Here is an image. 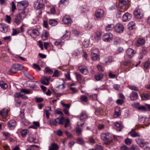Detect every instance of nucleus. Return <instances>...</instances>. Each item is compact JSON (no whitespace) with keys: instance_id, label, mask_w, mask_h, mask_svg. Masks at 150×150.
Returning <instances> with one entry per match:
<instances>
[{"instance_id":"obj_31","label":"nucleus","mask_w":150,"mask_h":150,"mask_svg":"<svg viewBox=\"0 0 150 150\" xmlns=\"http://www.w3.org/2000/svg\"><path fill=\"white\" fill-rule=\"evenodd\" d=\"M22 20L20 18L19 16L18 15L16 16L14 18L13 21L17 24H19L21 22Z\"/></svg>"},{"instance_id":"obj_64","label":"nucleus","mask_w":150,"mask_h":150,"mask_svg":"<svg viewBox=\"0 0 150 150\" xmlns=\"http://www.w3.org/2000/svg\"><path fill=\"white\" fill-rule=\"evenodd\" d=\"M50 13L51 14H54L56 13L55 8L54 7H51L50 9Z\"/></svg>"},{"instance_id":"obj_5","label":"nucleus","mask_w":150,"mask_h":150,"mask_svg":"<svg viewBox=\"0 0 150 150\" xmlns=\"http://www.w3.org/2000/svg\"><path fill=\"white\" fill-rule=\"evenodd\" d=\"M99 51L98 49L93 50L91 53V57L93 60H98L100 59L99 54Z\"/></svg>"},{"instance_id":"obj_11","label":"nucleus","mask_w":150,"mask_h":150,"mask_svg":"<svg viewBox=\"0 0 150 150\" xmlns=\"http://www.w3.org/2000/svg\"><path fill=\"white\" fill-rule=\"evenodd\" d=\"M134 13L135 18L138 19H141L142 16V11L139 9H136L134 11Z\"/></svg>"},{"instance_id":"obj_29","label":"nucleus","mask_w":150,"mask_h":150,"mask_svg":"<svg viewBox=\"0 0 150 150\" xmlns=\"http://www.w3.org/2000/svg\"><path fill=\"white\" fill-rule=\"evenodd\" d=\"M76 76L78 81L79 83H81L82 81V76L77 72L75 73Z\"/></svg>"},{"instance_id":"obj_38","label":"nucleus","mask_w":150,"mask_h":150,"mask_svg":"<svg viewBox=\"0 0 150 150\" xmlns=\"http://www.w3.org/2000/svg\"><path fill=\"white\" fill-rule=\"evenodd\" d=\"M33 82H34V81H28L26 82L27 84L28 85V86L32 89L34 88H35L36 87V85L35 84H33L31 85H30V84H31V83Z\"/></svg>"},{"instance_id":"obj_23","label":"nucleus","mask_w":150,"mask_h":150,"mask_svg":"<svg viewBox=\"0 0 150 150\" xmlns=\"http://www.w3.org/2000/svg\"><path fill=\"white\" fill-rule=\"evenodd\" d=\"M48 33L46 30H44L41 36L42 38L44 40H46L48 39Z\"/></svg>"},{"instance_id":"obj_33","label":"nucleus","mask_w":150,"mask_h":150,"mask_svg":"<svg viewBox=\"0 0 150 150\" xmlns=\"http://www.w3.org/2000/svg\"><path fill=\"white\" fill-rule=\"evenodd\" d=\"M141 97L143 100H147L148 99L149 95L148 93H143L141 95Z\"/></svg>"},{"instance_id":"obj_45","label":"nucleus","mask_w":150,"mask_h":150,"mask_svg":"<svg viewBox=\"0 0 150 150\" xmlns=\"http://www.w3.org/2000/svg\"><path fill=\"white\" fill-rule=\"evenodd\" d=\"M131 63V61L129 60L125 61L122 62L121 64L125 66H129Z\"/></svg>"},{"instance_id":"obj_55","label":"nucleus","mask_w":150,"mask_h":150,"mask_svg":"<svg viewBox=\"0 0 150 150\" xmlns=\"http://www.w3.org/2000/svg\"><path fill=\"white\" fill-rule=\"evenodd\" d=\"M81 99V100L86 102L87 101L88 98L85 95H82L80 97Z\"/></svg>"},{"instance_id":"obj_34","label":"nucleus","mask_w":150,"mask_h":150,"mask_svg":"<svg viewBox=\"0 0 150 150\" xmlns=\"http://www.w3.org/2000/svg\"><path fill=\"white\" fill-rule=\"evenodd\" d=\"M64 83L63 82L62 84L59 85L56 87V90L58 91H60L64 89Z\"/></svg>"},{"instance_id":"obj_60","label":"nucleus","mask_w":150,"mask_h":150,"mask_svg":"<svg viewBox=\"0 0 150 150\" xmlns=\"http://www.w3.org/2000/svg\"><path fill=\"white\" fill-rule=\"evenodd\" d=\"M66 33L64 34L62 37L63 39H64L68 37L70 35V33L69 31L66 30Z\"/></svg>"},{"instance_id":"obj_51","label":"nucleus","mask_w":150,"mask_h":150,"mask_svg":"<svg viewBox=\"0 0 150 150\" xmlns=\"http://www.w3.org/2000/svg\"><path fill=\"white\" fill-rule=\"evenodd\" d=\"M50 123L51 125H52L56 126L57 125L55 119H51L50 121Z\"/></svg>"},{"instance_id":"obj_2","label":"nucleus","mask_w":150,"mask_h":150,"mask_svg":"<svg viewBox=\"0 0 150 150\" xmlns=\"http://www.w3.org/2000/svg\"><path fill=\"white\" fill-rule=\"evenodd\" d=\"M101 139L104 141H106L104 144L106 145H108L112 142L111 139V135L109 133H102L101 135Z\"/></svg>"},{"instance_id":"obj_52","label":"nucleus","mask_w":150,"mask_h":150,"mask_svg":"<svg viewBox=\"0 0 150 150\" xmlns=\"http://www.w3.org/2000/svg\"><path fill=\"white\" fill-rule=\"evenodd\" d=\"M128 87L129 88L132 90H134L136 91H137L139 90L138 88L136 86L134 85H129L128 86Z\"/></svg>"},{"instance_id":"obj_46","label":"nucleus","mask_w":150,"mask_h":150,"mask_svg":"<svg viewBox=\"0 0 150 150\" xmlns=\"http://www.w3.org/2000/svg\"><path fill=\"white\" fill-rule=\"evenodd\" d=\"M60 75V72L57 70H56L54 71L53 77H59Z\"/></svg>"},{"instance_id":"obj_40","label":"nucleus","mask_w":150,"mask_h":150,"mask_svg":"<svg viewBox=\"0 0 150 150\" xmlns=\"http://www.w3.org/2000/svg\"><path fill=\"white\" fill-rule=\"evenodd\" d=\"M103 75L102 74H98L95 76V78L96 81H100L102 78Z\"/></svg>"},{"instance_id":"obj_54","label":"nucleus","mask_w":150,"mask_h":150,"mask_svg":"<svg viewBox=\"0 0 150 150\" xmlns=\"http://www.w3.org/2000/svg\"><path fill=\"white\" fill-rule=\"evenodd\" d=\"M146 118V117L142 116H140L139 118V121L142 123H144L145 121Z\"/></svg>"},{"instance_id":"obj_50","label":"nucleus","mask_w":150,"mask_h":150,"mask_svg":"<svg viewBox=\"0 0 150 150\" xmlns=\"http://www.w3.org/2000/svg\"><path fill=\"white\" fill-rule=\"evenodd\" d=\"M129 134L132 137H135L137 136H139V135L136 132L134 131H131Z\"/></svg>"},{"instance_id":"obj_62","label":"nucleus","mask_w":150,"mask_h":150,"mask_svg":"<svg viewBox=\"0 0 150 150\" xmlns=\"http://www.w3.org/2000/svg\"><path fill=\"white\" fill-rule=\"evenodd\" d=\"M30 91L26 89H23L21 90V92L25 94H28L30 93Z\"/></svg>"},{"instance_id":"obj_37","label":"nucleus","mask_w":150,"mask_h":150,"mask_svg":"<svg viewBox=\"0 0 150 150\" xmlns=\"http://www.w3.org/2000/svg\"><path fill=\"white\" fill-rule=\"evenodd\" d=\"M135 25V23L133 21L131 22L128 24V28L130 30H132Z\"/></svg>"},{"instance_id":"obj_14","label":"nucleus","mask_w":150,"mask_h":150,"mask_svg":"<svg viewBox=\"0 0 150 150\" xmlns=\"http://www.w3.org/2000/svg\"><path fill=\"white\" fill-rule=\"evenodd\" d=\"M136 53V51L131 48H129L126 52L127 55L129 58H132L134 56Z\"/></svg>"},{"instance_id":"obj_10","label":"nucleus","mask_w":150,"mask_h":150,"mask_svg":"<svg viewBox=\"0 0 150 150\" xmlns=\"http://www.w3.org/2000/svg\"><path fill=\"white\" fill-rule=\"evenodd\" d=\"M62 21L65 24L68 25H70L72 22L71 17L67 15H66L63 17Z\"/></svg>"},{"instance_id":"obj_18","label":"nucleus","mask_w":150,"mask_h":150,"mask_svg":"<svg viewBox=\"0 0 150 150\" xmlns=\"http://www.w3.org/2000/svg\"><path fill=\"white\" fill-rule=\"evenodd\" d=\"M50 79V77H43L41 80V83L45 85H48L49 84V81Z\"/></svg>"},{"instance_id":"obj_56","label":"nucleus","mask_w":150,"mask_h":150,"mask_svg":"<svg viewBox=\"0 0 150 150\" xmlns=\"http://www.w3.org/2000/svg\"><path fill=\"white\" fill-rule=\"evenodd\" d=\"M124 51L123 48L121 47H118L116 53L118 54Z\"/></svg>"},{"instance_id":"obj_39","label":"nucleus","mask_w":150,"mask_h":150,"mask_svg":"<svg viewBox=\"0 0 150 150\" xmlns=\"http://www.w3.org/2000/svg\"><path fill=\"white\" fill-rule=\"evenodd\" d=\"M0 86L2 88L4 89H6L8 87L7 85L3 81L0 82Z\"/></svg>"},{"instance_id":"obj_20","label":"nucleus","mask_w":150,"mask_h":150,"mask_svg":"<svg viewBox=\"0 0 150 150\" xmlns=\"http://www.w3.org/2000/svg\"><path fill=\"white\" fill-rule=\"evenodd\" d=\"M145 43L144 39L143 38H139L136 42L135 44L137 46L139 47L144 45Z\"/></svg>"},{"instance_id":"obj_12","label":"nucleus","mask_w":150,"mask_h":150,"mask_svg":"<svg viewBox=\"0 0 150 150\" xmlns=\"http://www.w3.org/2000/svg\"><path fill=\"white\" fill-rule=\"evenodd\" d=\"M124 28L123 25L120 24H117L115 26V30L118 33H121L124 30Z\"/></svg>"},{"instance_id":"obj_41","label":"nucleus","mask_w":150,"mask_h":150,"mask_svg":"<svg viewBox=\"0 0 150 150\" xmlns=\"http://www.w3.org/2000/svg\"><path fill=\"white\" fill-rule=\"evenodd\" d=\"M76 134L78 136L81 135L82 132V129L81 128L77 127L76 128Z\"/></svg>"},{"instance_id":"obj_9","label":"nucleus","mask_w":150,"mask_h":150,"mask_svg":"<svg viewBox=\"0 0 150 150\" xmlns=\"http://www.w3.org/2000/svg\"><path fill=\"white\" fill-rule=\"evenodd\" d=\"M104 15V11L102 9L97 10L95 12V15L97 18H100L103 17Z\"/></svg>"},{"instance_id":"obj_13","label":"nucleus","mask_w":150,"mask_h":150,"mask_svg":"<svg viewBox=\"0 0 150 150\" xmlns=\"http://www.w3.org/2000/svg\"><path fill=\"white\" fill-rule=\"evenodd\" d=\"M30 35L33 38H35L39 35V33L38 30L34 29L28 31Z\"/></svg>"},{"instance_id":"obj_1","label":"nucleus","mask_w":150,"mask_h":150,"mask_svg":"<svg viewBox=\"0 0 150 150\" xmlns=\"http://www.w3.org/2000/svg\"><path fill=\"white\" fill-rule=\"evenodd\" d=\"M23 68L22 65L18 64H15L12 66L7 73L8 74L11 75L17 73L18 71L22 70Z\"/></svg>"},{"instance_id":"obj_43","label":"nucleus","mask_w":150,"mask_h":150,"mask_svg":"<svg viewBox=\"0 0 150 150\" xmlns=\"http://www.w3.org/2000/svg\"><path fill=\"white\" fill-rule=\"evenodd\" d=\"M95 39L96 40L100 39L101 38V33L100 32H98L96 33L94 36Z\"/></svg>"},{"instance_id":"obj_6","label":"nucleus","mask_w":150,"mask_h":150,"mask_svg":"<svg viewBox=\"0 0 150 150\" xmlns=\"http://www.w3.org/2000/svg\"><path fill=\"white\" fill-rule=\"evenodd\" d=\"M28 5V4L27 1H22L18 2L17 7L19 10H23Z\"/></svg>"},{"instance_id":"obj_22","label":"nucleus","mask_w":150,"mask_h":150,"mask_svg":"<svg viewBox=\"0 0 150 150\" xmlns=\"http://www.w3.org/2000/svg\"><path fill=\"white\" fill-rule=\"evenodd\" d=\"M8 114V110L6 109H4L0 111V114L4 118H6Z\"/></svg>"},{"instance_id":"obj_48","label":"nucleus","mask_w":150,"mask_h":150,"mask_svg":"<svg viewBox=\"0 0 150 150\" xmlns=\"http://www.w3.org/2000/svg\"><path fill=\"white\" fill-rule=\"evenodd\" d=\"M25 75L27 78L29 79L33 80L34 79V78L33 76L29 74L28 73H25Z\"/></svg>"},{"instance_id":"obj_35","label":"nucleus","mask_w":150,"mask_h":150,"mask_svg":"<svg viewBox=\"0 0 150 150\" xmlns=\"http://www.w3.org/2000/svg\"><path fill=\"white\" fill-rule=\"evenodd\" d=\"M114 28H115V26L113 24H112L108 25L105 28L106 30L107 31L112 30Z\"/></svg>"},{"instance_id":"obj_57","label":"nucleus","mask_w":150,"mask_h":150,"mask_svg":"<svg viewBox=\"0 0 150 150\" xmlns=\"http://www.w3.org/2000/svg\"><path fill=\"white\" fill-rule=\"evenodd\" d=\"M105 62L106 63H110L112 62V58L111 57H108L105 58Z\"/></svg>"},{"instance_id":"obj_47","label":"nucleus","mask_w":150,"mask_h":150,"mask_svg":"<svg viewBox=\"0 0 150 150\" xmlns=\"http://www.w3.org/2000/svg\"><path fill=\"white\" fill-rule=\"evenodd\" d=\"M125 143L127 145H130L132 143V140L131 139L127 138L125 141Z\"/></svg>"},{"instance_id":"obj_44","label":"nucleus","mask_w":150,"mask_h":150,"mask_svg":"<svg viewBox=\"0 0 150 150\" xmlns=\"http://www.w3.org/2000/svg\"><path fill=\"white\" fill-rule=\"evenodd\" d=\"M44 71L46 73H47L49 74H52L53 72V71L52 69L47 67L45 68L44 70Z\"/></svg>"},{"instance_id":"obj_4","label":"nucleus","mask_w":150,"mask_h":150,"mask_svg":"<svg viewBox=\"0 0 150 150\" xmlns=\"http://www.w3.org/2000/svg\"><path fill=\"white\" fill-rule=\"evenodd\" d=\"M128 0H120L119 6L122 9L126 10L128 9Z\"/></svg>"},{"instance_id":"obj_24","label":"nucleus","mask_w":150,"mask_h":150,"mask_svg":"<svg viewBox=\"0 0 150 150\" xmlns=\"http://www.w3.org/2000/svg\"><path fill=\"white\" fill-rule=\"evenodd\" d=\"M136 141L137 144L140 145L141 147H144L145 143L143 139L138 138L136 139Z\"/></svg>"},{"instance_id":"obj_21","label":"nucleus","mask_w":150,"mask_h":150,"mask_svg":"<svg viewBox=\"0 0 150 150\" xmlns=\"http://www.w3.org/2000/svg\"><path fill=\"white\" fill-rule=\"evenodd\" d=\"M27 140L30 143H37L38 142V140L32 135H30Z\"/></svg>"},{"instance_id":"obj_59","label":"nucleus","mask_w":150,"mask_h":150,"mask_svg":"<svg viewBox=\"0 0 150 150\" xmlns=\"http://www.w3.org/2000/svg\"><path fill=\"white\" fill-rule=\"evenodd\" d=\"M130 150H139V149L137 146L133 145L131 146Z\"/></svg>"},{"instance_id":"obj_63","label":"nucleus","mask_w":150,"mask_h":150,"mask_svg":"<svg viewBox=\"0 0 150 150\" xmlns=\"http://www.w3.org/2000/svg\"><path fill=\"white\" fill-rule=\"evenodd\" d=\"M138 110H142L144 111H146V108L144 106H139L138 108Z\"/></svg>"},{"instance_id":"obj_42","label":"nucleus","mask_w":150,"mask_h":150,"mask_svg":"<svg viewBox=\"0 0 150 150\" xmlns=\"http://www.w3.org/2000/svg\"><path fill=\"white\" fill-rule=\"evenodd\" d=\"M77 141L79 144H84L85 143V142L83 138L81 137H79L77 139Z\"/></svg>"},{"instance_id":"obj_32","label":"nucleus","mask_w":150,"mask_h":150,"mask_svg":"<svg viewBox=\"0 0 150 150\" xmlns=\"http://www.w3.org/2000/svg\"><path fill=\"white\" fill-rule=\"evenodd\" d=\"M115 125L117 127V130L119 131H121L122 129L123 128V127L121 124L118 122H116L115 123Z\"/></svg>"},{"instance_id":"obj_26","label":"nucleus","mask_w":150,"mask_h":150,"mask_svg":"<svg viewBox=\"0 0 150 150\" xmlns=\"http://www.w3.org/2000/svg\"><path fill=\"white\" fill-rule=\"evenodd\" d=\"M56 124L57 123L59 124H61L62 125L63 124V122L64 120V118L63 117H58L55 119Z\"/></svg>"},{"instance_id":"obj_3","label":"nucleus","mask_w":150,"mask_h":150,"mask_svg":"<svg viewBox=\"0 0 150 150\" xmlns=\"http://www.w3.org/2000/svg\"><path fill=\"white\" fill-rule=\"evenodd\" d=\"M34 6L37 10H41L44 6V4L43 0H37L34 3Z\"/></svg>"},{"instance_id":"obj_17","label":"nucleus","mask_w":150,"mask_h":150,"mask_svg":"<svg viewBox=\"0 0 150 150\" xmlns=\"http://www.w3.org/2000/svg\"><path fill=\"white\" fill-rule=\"evenodd\" d=\"M16 125V123L15 120H12L10 121L8 123V128L11 129H13Z\"/></svg>"},{"instance_id":"obj_58","label":"nucleus","mask_w":150,"mask_h":150,"mask_svg":"<svg viewBox=\"0 0 150 150\" xmlns=\"http://www.w3.org/2000/svg\"><path fill=\"white\" fill-rule=\"evenodd\" d=\"M60 103L62 105L63 107H65L66 108H67L69 109L70 108V105L69 104H66L63 103L62 101H61L60 102Z\"/></svg>"},{"instance_id":"obj_30","label":"nucleus","mask_w":150,"mask_h":150,"mask_svg":"<svg viewBox=\"0 0 150 150\" xmlns=\"http://www.w3.org/2000/svg\"><path fill=\"white\" fill-rule=\"evenodd\" d=\"M121 113L120 109L119 107H117L116 108L115 110V113L114 116L115 117L119 116Z\"/></svg>"},{"instance_id":"obj_16","label":"nucleus","mask_w":150,"mask_h":150,"mask_svg":"<svg viewBox=\"0 0 150 150\" xmlns=\"http://www.w3.org/2000/svg\"><path fill=\"white\" fill-rule=\"evenodd\" d=\"M8 27L7 25L2 23L0 24V31L3 33H6L8 30Z\"/></svg>"},{"instance_id":"obj_53","label":"nucleus","mask_w":150,"mask_h":150,"mask_svg":"<svg viewBox=\"0 0 150 150\" xmlns=\"http://www.w3.org/2000/svg\"><path fill=\"white\" fill-rule=\"evenodd\" d=\"M82 8V11L83 12H86L89 10V7L86 6H83Z\"/></svg>"},{"instance_id":"obj_61","label":"nucleus","mask_w":150,"mask_h":150,"mask_svg":"<svg viewBox=\"0 0 150 150\" xmlns=\"http://www.w3.org/2000/svg\"><path fill=\"white\" fill-rule=\"evenodd\" d=\"M20 116L21 117V119L22 121L23 122H25V120L24 119V112L23 111H21L20 112Z\"/></svg>"},{"instance_id":"obj_19","label":"nucleus","mask_w":150,"mask_h":150,"mask_svg":"<svg viewBox=\"0 0 150 150\" xmlns=\"http://www.w3.org/2000/svg\"><path fill=\"white\" fill-rule=\"evenodd\" d=\"M138 97L137 93L134 91H132L130 94V98L132 100H137Z\"/></svg>"},{"instance_id":"obj_28","label":"nucleus","mask_w":150,"mask_h":150,"mask_svg":"<svg viewBox=\"0 0 150 150\" xmlns=\"http://www.w3.org/2000/svg\"><path fill=\"white\" fill-rule=\"evenodd\" d=\"M49 148V150H57L58 148L57 145L55 143H52Z\"/></svg>"},{"instance_id":"obj_49","label":"nucleus","mask_w":150,"mask_h":150,"mask_svg":"<svg viewBox=\"0 0 150 150\" xmlns=\"http://www.w3.org/2000/svg\"><path fill=\"white\" fill-rule=\"evenodd\" d=\"M124 10L123 11L122 10L119 11H118L116 14V17L117 18H119L121 17L122 15L123 14L124 12Z\"/></svg>"},{"instance_id":"obj_8","label":"nucleus","mask_w":150,"mask_h":150,"mask_svg":"<svg viewBox=\"0 0 150 150\" xmlns=\"http://www.w3.org/2000/svg\"><path fill=\"white\" fill-rule=\"evenodd\" d=\"M79 70L82 74L86 75L88 74L89 71L87 68L84 66L81 65L78 67Z\"/></svg>"},{"instance_id":"obj_36","label":"nucleus","mask_w":150,"mask_h":150,"mask_svg":"<svg viewBox=\"0 0 150 150\" xmlns=\"http://www.w3.org/2000/svg\"><path fill=\"white\" fill-rule=\"evenodd\" d=\"M49 24L52 26H55L57 25V22L55 20L50 19L49 21Z\"/></svg>"},{"instance_id":"obj_27","label":"nucleus","mask_w":150,"mask_h":150,"mask_svg":"<svg viewBox=\"0 0 150 150\" xmlns=\"http://www.w3.org/2000/svg\"><path fill=\"white\" fill-rule=\"evenodd\" d=\"M87 117V115L85 112H83L79 116V119L81 120H83L86 118Z\"/></svg>"},{"instance_id":"obj_7","label":"nucleus","mask_w":150,"mask_h":150,"mask_svg":"<svg viewBox=\"0 0 150 150\" xmlns=\"http://www.w3.org/2000/svg\"><path fill=\"white\" fill-rule=\"evenodd\" d=\"M113 38V35L111 33H107L103 36L102 39L105 42H109Z\"/></svg>"},{"instance_id":"obj_15","label":"nucleus","mask_w":150,"mask_h":150,"mask_svg":"<svg viewBox=\"0 0 150 150\" xmlns=\"http://www.w3.org/2000/svg\"><path fill=\"white\" fill-rule=\"evenodd\" d=\"M132 18V15L127 12L123 14L122 16V21L126 22L130 20Z\"/></svg>"},{"instance_id":"obj_25","label":"nucleus","mask_w":150,"mask_h":150,"mask_svg":"<svg viewBox=\"0 0 150 150\" xmlns=\"http://www.w3.org/2000/svg\"><path fill=\"white\" fill-rule=\"evenodd\" d=\"M27 14V13L24 10H23L18 15L21 19L23 20L26 17Z\"/></svg>"}]
</instances>
